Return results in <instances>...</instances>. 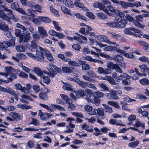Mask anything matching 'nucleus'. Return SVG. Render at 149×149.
<instances>
[{
  "mask_svg": "<svg viewBox=\"0 0 149 149\" xmlns=\"http://www.w3.org/2000/svg\"><path fill=\"white\" fill-rule=\"evenodd\" d=\"M38 19L41 22H44L49 23L52 21L50 19L47 17L39 16L38 17Z\"/></svg>",
  "mask_w": 149,
  "mask_h": 149,
  "instance_id": "nucleus-31",
  "label": "nucleus"
},
{
  "mask_svg": "<svg viewBox=\"0 0 149 149\" xmlns=\"http://www.w3.org/2000/svg\"><path fill=\"white\" fill-rule=\"evenodd\" d=\"M86 92L87 93L86 99L88 102L94 103L96 105H99L100 102V99L97 97L93 96L91 90H88Z\"/></svg>",
  "mask_w": 149,
  "mask_h": 149,
  "instance_id": "nucleus-2",
  "label": "nucleus"
},
{
  "mask_svg": "<svg viewBox=\"0 0 149 149\" xmlns=\"http://www.w3.org/2000/svg\"><path fill=\"white\" fill-rule=\"evenodd\" d=\"M97 16L98 17L102 19L107 18V16L104 14L102 13H97Z\"/></svg>",
  "mask_w": 149,
  "mask_h": 149,
  "instance_id": "nucleus-64",
  "label": "nucleus"
},
{
  "mask_svg": "<svg viewBox=\"0 0 149 149\" xmlns=\"http://www.w3.org/2000/svg\"><path fill=\"white\" fill-rule=\"evenodd\" d=\"M39 98L42 100H46L48 99V96L46 93L40 92L38 95Z\"/></svg>",
  "mask_w": 149,
  "mask_h": 149,
  "instance_id": "nucleus-27",
  "label": "nucleus"
},
{
  "mask_svg": "<svg viewBox=\"0 0 149 149\" xmlns=\"http://www.w3.org/2000/svg\"><path fill=\"white\" fill-rule=\"evenodd\" d=\"M32 37L33 39V40H34L35 42L38 41L40 38V36L37 32L33 33Z\"/></svg>",
  "mask_w": 149,
  "mask_h": 149,
  "instance_id": "nucleus-43",
  "label": "nucleus"
},
{
  "mask_svg": "<svg viewBox=\"0 0 149 149\" xmlns=\"http://www.w3.org/2000/svg\"><path fill=\"white\" fill-rule=\"evenodd\" d=\"M82 78L90 82H94L95 81V80L94 79H92L86 75H83Z\"/></svg>",
  "mask_w": 149,
  "mask_h": 149,
  "instance_id": "nucleus-57",
  "label": "nucleus"
},
{
  "mask_svg": "<svg viewBox=\"0 0 149 149\" xmlns=\"http://www.w3.org/2000/svg\"><path fill=\"white\" fill-rule=\"evenodd\" d=\"M16 78L17 75L15 70L10 66V82Z\"/></svg>",
  "mask_w": 149,
  "mask_h": 149,
  "instance_id": "nucleus-18",
  "label": "nucleus"
},
{
  "mask_svg": "<svg viewBox=\"0 0 149 149\" xmlns=\"http://www.w3.org/2000/svg\"><path fill=\"white\" fill-rule=\"evenodd\" d=\"M107 103L109 105L113 106L117 109H119L120 108V106L116 102L109 101H108Z\"/></svg>",
  "mask_w": 149,
  "mask_h": 149,
  "instance_id": "nucleus-37",
  "label": "nucleus"
},
{
  "mask_svg": "<svg viewBox=\"0 0 149 149\" xmlns=\"http://www.w3.org/2000/svg\"><path fill=\"white\" fill-rule=\"evenodd\" d=\"M75 15L77 18L83 20L86 22L87 21V19L86 17L81 15L79 13H75Z\"/></svg>",
  "mask_w": 149,
  "mask_h": 149,
  "instance_id": "nucleus-58",
  "label": "nucleus"
},
{
  "mask_svg": "<svg viewBox=\"0 0 149 149\" xmlns=\"http://www.w3.org/2000/svg\"><path fill=\"white\" fill-rule=\"evenodd\" d=\"M84 109L90 115H94L96 114V109H93L91 106L87 105L85 107Z\"/></svg>",
  "mask_w": 149,
  "mask_h": 149,
  "instance_id": "nucleus-11",
  "label": "nucleus"
},
{
  "mask_svg": "<svg viewBox=\"0 0 149 149\" xmlns=\"http://www.w3.org/2000/svg\"><path fill=\"white\" fill-rule=\"evenodd\" d=\"M109 68L115 70L117 72L121 73L123 72V70L120 68L119 66L117 64H114L112 63H109L107 65Z\"/></svg>",
  "mask_w": 149,
  "mask_h": 149,
  "instance_id": "nucleus-9",
  "label": "nucleus"
},
{
  "mask_svg": "<svg viewBox=\"0 0 149 149\" xmlns=\"http://www.w3.org/2000/svg\"><path fill=\"white\" fill-rule=\"evenodd\" d=\"M38 49L44 53L47 59L50 62H52L54 61V59L49 51L47 49H43L40 46L38 47Z\"/></svg>",
  "mask_w": 149,
  "mask_h": 149,
  "instance_id": "nucleus-7",
  "label": "nucleus"
},
{
  "mask_svg": "<svg viewBox=\"0 0 149 149\" xmlns=\"http://www.w3.org/2000/svg\"><path fill=\"white\" fill-rule=\"evenodd\" d=\"M31 85L29 84L26 85V87H23V92L25 93H28L29 92V90L31 88Z\"/></svg>",
  "mask_w": 149,
  "mask_h": 149,
  "instance_id": "nucleus-46",
  "label": "nucleus"
},
{
  "mask_svg": "<svg viewBox=\"0 0 149 149\" xmlns=\"http://www.w3.org/2000/svg\"><path fill=\"white\" fill-rule=\"evenodd\" d=\"M142 72H145L147 69V66L145 64H142L139 66Z\"/></svg>",
  "mask_w": 149,
  "mask_h": 149,
  "instance_id": "nucleus-62",
  "label": "nucleus"
},
{
  "mask_svg": "<svg viewBox=\"0 0 149 149\" xmlns=\"http://www.w3.org/2000/svg\"><path fill=\"white\" fill-rule=\"evenodd\" d=\"M76 34L78 36H75L74 40L78 41L80 43H84L85 41L87 40V38L81 35H80L77 33H76Z\"/></svg>",
  "mask_w": 149,
  "mask_h": 149,
  "instance_id": "nucleus-14",
  "label": "nucleus"
},
{
  "mask_svg": "<svg viewBox=\"0 0 149 149\" xmlns=\"http://www.w3.org/2000/svg\"><path fill=\"white\" fill-rule=\"evenodd\" d=\"M48 72L46 71H44V72L52 78L54 77L57 74L56 72L52 68L50 67L48 69Z\"/></svg>",
  "mask_w": 149,
  "mask_h": 149,
  "instance_id": "nucleus-16",
  "label": "nucleus"
},
{
  "mask_svg": "<svg viewBox=\"0 0 149 149\" xmlns=\"http://www.w3.org/2000/svg\"><path fill=\"white\" fill-rule=\"evenodd\" d=\"M103 106L104 107V110L105 112H107L109 113H111L113 112L112 108L109 105L105 104H104Z\"/></svg>",
  "mask_w": 149,
  "mask_h": 149,
  "instance_id": "nucleus-47",
  "label": "nucleus"
},
{
  "mask_svg": "<svg viewBox=\"0 0 149 149\" xmlns=\"http://www.w3.org/2000/svg\"><path fill=\"white\" fill-rule=\"evenodd\" d=\"M87 74L92 77L96 78L97 77L96 74L92 70H89L87 72Z\"/></svg>",
  "mask_w": 149,
  "mask_h": 149,
  "instance_id": "nucleus-59",
  "label": "nucleus"
},
{
  "mask_svg": "<svg viewBox=\"0 0 149 149\" xmlns=\"http://www.w3.org/2000/svg\"><path fill=\"white\" fill-rule=\"evenodd\" d=\"M105 13L109 16L112 17L118 16L116 17L115 20L116 28H123L126 25L127 22L125 19H122V17H124L125 14L120 12L119 10H103Z\"/></svg>",
  "mask_w": 149,
  "mask_h": 149,
  "instance_id": "nucleus-1",
  "label": "nucleus"
},
{
  "mask_svg": "<svg viewBox=\"0 0 149 149\" xmlns=\"http://www.w3.org/2000/svg\"><path fill=\"white\" fill-rule=\"evenodd\" d=\"M74 69V68L72 67H71L70 68L67 67H63L62 68V70L63 72L65 73H70L72 72Z\"/></svg>",
  "mask_w": 149,
  "mask_h": 149,
  "instance_id": "nucleus-33",
  "label": "nucleus"
},
{
  "mask_svg": "<svg viewBox=\"0 0 149 149\" xmlns=\"http://www.w3.org/2000/svg\"><path fill=\"white\" fill-rule=\"evenodd\" d=\"M38 31L40 35H42V38L46 37L48 36V34L46 31L44 29V27L42 26L38 27Z\"/></svg>",
  "mask_w": 149,
  "mask_h": 149,
  "instance_id": "nucleus-19",
  "label": "nucleus"
},
{
  "mask_svg": "<svg viewBox=\"0 0 149 149\" xmlns=\"http://www.w3.org/2000/svg\"><path fill=\"white\" fill-rule=\"evenodd\" d=\"M133 125L136 127H141L142 128H145V123H142L141 121L138 120H136L135 122V123L133 124Z\"/></svg>",
  "mask_w": 149,
  "mask_h": 149,
  "instance_id": "nucleus-34",
  "label": "nucleus"
},
{
  "mask_svg": "<svg viewBox=\"0 0 149 149\" xmlns=\"http://www.w3.org/2000/svg\"><path fill=\"white\" fill-rule=\"evenodd\" d=\"M33 71L36 74L39 76L40 77L43 75L42 71L39 68H35L34 69Z\"/></svg>",
  "mask_w": 149,
  "mask_h": 149,
  "instance_id": "nucleus-38",
  "label": "nucleus"
},
{
  "mask_svg": "<svg viewBox=\"0 0 149 149\" xmlns=\"http://www.w3.org/2000/svg\"><path fill=\"white\" fill-rule=\"evenodd\" d=\"M84 90L80 89L77 91H75L74 93L77 98H79L81 97H84L86 95L87 96V92Z\"/></svg>",
  "mask_w": 149,
  "mask_h": 149,
  "instance_id": "nucleus-17",
  "label": "nucleus"
},
{
  "mask_svg": "<svg viewBox=\"0 0 149 149\" xmlns=\"http://www.w3.org/2000/svg\"><path fill=\"white\" fill-rule=\"evenodd\" d=\"M65 3L66 6L69 8L74 7V3H73L71 0H65Z\"/></svg>",
  "mask_w": 149,
  "mask_h": 149,
  "instance_id": "nucleus-35",
  "label": "nucleus"
},
{
  "mask_svg": "<svg viewBox=\"0 0 149 149\" xmlns=\"http://www.w3.org/2000/svg\"><path fill=\"white\" fill-rule=\"evenodd\" d=\"M86 15L89 18L92 20H94L95 19V16L91 12L87 11Z\"/></svg>",
  "mask_w": 149,
  "mask_h": 149,
  "instance_id": "nucleus-52",
  "label": "nucleus"
},
{
  "mask_svg": "<svg viewBox=\"0 0 149 149\" xmlns=\"http://www.w3.org/2000/svg\"><path fill=\"white\" fill-rule=\"evenodd\" d=\"M10 116L13 118H10V121L19 120L21 119L20 116L17 113L14 112H10Z\"/></svg>",
  "mask_w": 149,
  "mask_h": 149,
  "instance_id": "nucleus-15",
  "label": "nucleus"
},
{
  "mask_svg": "<svg viewBox=\"0 0 149 149\" xmlns=\"http://www.w3.org/2000/svg\"><path fill=\"white\" fill-rule=\"evenodd\" d=\"M52 22L55 29L58 31H61V28L60 26H59L57 22L53 21H52Z\"/></svg>",
  "mask_w": 149,
  "mask_h": 149,
  "instance_id": "nucleus-55",
  "label": "nucleus"
},
{
  "mask_svg": "<svg viewBox=\"0 0 149 149\" xmlns=\"http://www.w3.org/2000/svg\"><path fill=\"white\" fill-rule=\"evenodd\" d=\"M9 47V41H4L3 42H0V50L6 49Z\"/></svg>",
  "mask_w": 149,
  "mask_h": 149,
  "instance_id": "nucleus-23",
  "label": "nucleus"
},
{
  "mask_svg": "<svg viewBox=\"0 0 149 149\" xmlns=\"http://www.w3.org/2000/svg\"><path fill=\"white\" fill-rule=\"evenodd\" d=\"M93 96L101 98L104 96V94L102 92L99 91L94 92L92 94Z\"/></svg>",
  "mask_w": 149,
  "mask_h": 149,
  "instance_id": "nucleus-40",
  "label": "nucleus"
},
{
  "mask_svg": "<svg viewBox=\"0 0 149 149\" xmlns=\"http://www.w3.org/2000/svg\"><path fill=\"white\" fill-rule=\"evenodd\" d=\"M18 75L22 78L26 79L28 77V75L23 71L21 72Z\"/></svg>",
  "mask_w": 149,
  "mask_h": 149,
  "instance_id": "nucleus-63",
  "label": "nucleus"
},
{
  "mask_svg": "<svg viewBox=\"0 0 149 149\" xmlns=\"http://www.w3.org/2000/svg\"><path fill=\"white\" fill-rule=\"evenodd\" d=\"M74 6L80 8L85 9H88L86 8L85 7L83 4L80 2H74Z\"/></svg>",
  "mask_w": 149,
  "mask_h": 149,
  "instance_id": "nucleus-45",
  "label": "nucleus"
},
{
  "mask_svg": "<svg viewBox=\"0 0 149 149\" xmlns=\"http://www.w3.org/2000/svg\"><path fill=\"white\" fill-rule=\"evenodd\" d=\"M10 94L12 95L14 97V98L17 101L18 100L17 95L16 92L12 89H10Z\"/></svg>",
  "mask_w": 149,
  "mask_h": 149,
  "instance_id": "nucleus-61",
  "label": "nucleus"
},
{
  "mask_svg": "<svg viewBox=\"0 0 149 149\" xmlns=\"http://www.w3.org/2000/svg\"><path fill=\"white\" fill-rule=\"evenodd\" d=\"M51 106L54 108L57 109H58L62 111H65V110L63 107L58 105H55L53 104H51Z\"/></svg>",
  "mask_w": 149,
  "mask_h": 149,
  "instance_id": "nucleus-56",
  "label": "nucleus"
},
{
  "mask_svg": "<svg viewBox=\"0 0 149 149\" xmlns=\"http://www.w3.org/2000/svg\"><path fill=\"white\" fill-rule=\"evenodd\" d=\"M78 62L79 64L81 65L82 69L83 70H87L90 69V65L86 63V62L80 59L78 60Z\"/></svg>",
  "mask_w": 149,
  "mask_h": 149,
  "instance_id": "nucleus-12",
  "label": "nucleus"
},
{
  "mask_svg": "<svg viewBox=\"0 0 149 149\" xmlns=\"http://www.w3.org/2000/svg\"><path fill=\"white\" fill-rule=\"evenodd\" d=\"M19 12L20 13L24 14L25 15H27L29 16H31L33 17H34L35 16V15L33 13V12H34V10H28L29 12L26 13V12L24 10H16Z\"/></svg>",
  "mask_w": 149,
  "mask_h": 149,
  "instance_id": "nucleus-24",
  "label": "nucleus"
},
{
  "mask_svg": "<svg viewBox=\"0 0 149 149\" xmlns=\"http://www.w3.org/2000/svg\"><path fill=\"white\" fill-rule=\"evenodd\" d=\"M97 38L98 40L102 41H104L107 43L110 42L108 37L104 36L99 35L97 36Z\"/></svg>",
  "mask_w": 149,
  "mask_h": 149,
  "instance_id": "nucleus-28",
  "label": "nucleus"
},
{
  "mask_svg": "<svg viewBox=\"0 0 149 149\" xmlns=\"http://www.w3.org/2000/svg\"><path fill=\"white\" fill-rule=\"evenodd\" d=\"M9 29L8 26L7 25H6L4 22H3L1 21V22H0V30L9 32Z\"/></svg>",
  "mask_w": 149,
  "mask_h": 149,
  "instance_id": "nucleus-25",
  "label": "nucleus"
},
{
  "mask_svg": "<svg viewBox=\"0 0 149 149\" xmlns=\"http://www.w3.org/2000/svg\"><path fill=\"white\" fill-rule=\"evenodd\" d=\"M107 97L110 100H117L119 97L117 95L116 93L113 90H111L109 93L107 94Z\"/></svg>",
  "mask_w": 149,
  "mask_h": 149,
  "instance_id": "nucleus-13",
  "label": "nucleus"
},
{
  "mask_svg": "<svg viewBox=\"0 0 149 149\" xmlns=\"http://www.w3.org/2000/svg\"><path fill=\"white\" fill-rule=\"evenodd\" d=\"M133 24L139 28H144V26L141 24L138 21L134 20L133 22Z\"/></svg>",
  "mask_w": 149,
  "mask_h": 149,
  "instance_id": "nucleus-54",
  "label": "nucleus"
},
{
  "mask_svg": "<svg viewBox=\"0 0 149 149\" xmlns=\"http://www.w3.org/2000/svg\"><path fill=\"white\" fill-rule=\"evenodd\" d=\"M15 48L18 52H22L25 51V47L22 45H18L16 46Z\"/></svg>",
  "mask_w": 149,
  "mask_h": 149,
  "instance_id": "nucleus-41",
  "label": "nucleus"
},
{
  "mask_svg": "<svg viewBox=\"0 0 149 149\" xmlns=\"http://www.w3.org/2000/svg\"><path fill=\"white\" fill-rule=\"evenodd\" d=\"M11 8L12 9H23L20 8L18 3L17 2H14L11 4Z\"/></svg>",
  "mask_w": 149,
  "mask_h": 149,
  "instance_id": "nucleus-50",
  "label": "nucleus"
},
{
  "mask_svg": "<svg viewBox=\"0 0 149 149\" xmlns=\"http://www.w3.org/2000/svg\"><path fill=\"white\" fill-rule=\"evenodd\" d=\"M31 121L29 123V125L33 124L35 126H37L39 124V122L37 119L31 118Z\"/></svg>",
  "mask_w": 149,
  "mask_h": 149,
  "instance_id": "nucleus-48",
  "label": "nucleus"
},
{
  "mask_svg": "<svg viewBox=\"0 0 149 149\" xmlns=\"http://www.w3.org/2000/svg\"><path fill=\"white\" fill-rule=\"evenodd\" d=\"M42 78L43 82L47 85L49 84L51 82V80L49 77L48 76H44L43 75L41 77Z\"/></svg>",
  "mask_w": 149,
  "mask_h": 149,
  "instance_id": "nucleus-30",
  "label": "nucleus"
},
{
  "mask_svg": "<svg viewBox=\"0 0 149 149\" xmlns=\"http://www.w3.org/2000/svg\"><path fill=\"white\" fill-rule=\"evenodd\" d=\"M16 56L19 58V60L22 59H26L27 56H26L22 53H19L16 55Z\"/></svg>",
  "mask_w": 149,
  "mask_h": 149,
  "instance_id": "nucleus-60",
  "label": "nucleus"
},
{
  "mask_svg": "<svg viewBox=\"0 0 149 149\" xmlns=\"http://www.w3.org/2000/svg\"><path fill=\"white\" fill-rule=\"evenodd\" d=\"M66 61L68 62V64L70 65L79 67H81L80 65H79V62L78 63L75 61L72 60L70 58H68V59H66Z\"/></svg>",
  "mask_w": 149,
  "mask_h": 149,
  "instance_id": "nucleus-21",
  "label": "nucleus"
},
{
  "mask_svg": "<svg viewBox=\"0 0 149 149\" xmlns=\"http://www.w3.org/2000/svg\"><path fill=\"white\" fill-rule=\"evenodd\" d=\"M111 44H115L114 46H109L104 48V50L105 51H116L118 52H120L121 53H124V51L123 50L119 49V46L118 44H116V42H111Z\"/></svg>",
  "mask_w": 149,
  "mask_h": 149,
  "instance_id": "nucleus-5",
  "label": "nucleus"
},
{
  "mask_svg": "<svg viewBox=\"0 0 149 149\" xmlns=\"http://www.w3.org/2000/svg\"><path fill=\"white\" fill-rule=\"evenodd\" d=\"M96 109V114H97L100 116H104V110L102 109L99 108Z\"/></svg>",
  "mask_w": 149,
  "mask_h": 149,
  "instance_id": "nucleus-49",
  "label": "nucleus"
},
{
  "mask_svg": "<svg viewBox=\"0 0 149 149\" xmlns=\"http://www.w3.org/2000/svg\"><path fill=\"white\" fill-rule=\"evenodd\" d=\"M119 5H120L124 8H127L128 7L132 6L131 3L128 2H125L122 1H120Z\"/></svg>",
  "mask_w": 149,
  "mask_h": 149,
  "instance_id": "nucleus-29",
  "label": "nucleus"
},
{
  "mask_svg": "<svg viewBox=\"0 0 149 149\" xmlns=\"http://www.w3.org/2000/svg\"><path fill=\"white\" fill-rule=\"evenodd\" d=\"M75 125H74L72 124L71 122H70L69 123V125H67L66 126V127L68 129V130H66L64 131V132L66 133H69L72 132H73V130L72 129H70V127L73 128L75 127Z\"/></svg>",
  "mask_w": 149,
  "mask_h": 149,
  "instance_id": "nucleus-26",
  "label": "nucleus"
},
{
  "mask_svg": "<svg viewBox=\"0 0 149 149\" xmlns=\"http://www.w3.org/2000/svg\"><path fill=\"white\" fill-rule=\"evenodd\" d=\"M26 47L31 52H35L37 50L38 46L37 44L34 40H32L30 43L26 44Z\"/></svg>",
  "mask_w": 149,
  "mask_h": 149,
  "instance_id": "nucleus-8",
  "label": "nucleus"
},
{
  "mask_svg": "<svg viewBox=\"0 0 149 149\" xmlns=\"http://www.w3.org/2000/svg\"><path fill=\"white\" fill-rule=\"evenodd\" d=\"M30 34V33L28 31H26L23 33V34H21L19 37V42H27L31 38Z\"/></svg>",
  "mask_w": 149,
  "mask_h": 149,
  "instance_id": "nucleus-6",
  "label": "nucleus"
},
{
  "mask_svg": "<svg viewBox=\"0 0 149 149\" xmlns=\"http://www.w3.org/2000/svg\"><path fill=\"white\" fill-rule=\"evenodd\" d=\"M139 43L143 46V49L145 50H148L149 49V45L146 42L142 40L139 41Z\"/></svg>",
  "mask_w": 149,
  "mask_h": 149,
  "instance_id": "nucleus-32",
  "label": "nucleus"
},
{
  "mask_svg": "<svg viewBox=\"0 0 149 149\" xmlns=\"http://www.w3.org/2000/svg\"><path fill=\"white\" fill-rule=\"evenodd\" d=\"M139 141H136L134 142H131L128 144V146L130 147L134 148L138 146Z\"/></svg>",
  "mask_w": 149,
  "mask_h": 149,
  "instance_id": "nucleus-39",
  "label": "nucleus"
},
{
  "mask_svg": "<svg viewBox=\"0 0 149 149\" xmlns=\"http://www.w3.org/2000/svg\"><path fill=\"white\" fill-rule=\"evenodd\" d=\"M5 10L7 12H9V10H0V17L3 20L7 21L9 22V17H8L6 15L3 11Z\"/></svg>",
  "mask_w": 149,
  "mask_h": 149,
  "instance_id": "nucleus-20",
  "label": "nucleus"
},
{
  "mask_svg": "<svg viewBox=\"0 0 149 149\" xmlns=\"http://www.w3.org/2000/svg\"><path fill=\"white\" fill-rule=\"evenodd\" d=\"M112 76L118 82L122 80L124 77L127 79H130L131 78L130 76L129 75L126 73H123V72L121 73L115 72L112 74Z\"/></svg>",
  "mask_w": 149,
  "mask_h": 149,
  "instance_id": "nucleus-3",
  "label": "nucleus"
},
{
  "mask_svg": "<svg viewBox=\"0 0 149 149\" xmlns=\"http://www.w3.org/2000/svg\"><path fill=\"white\" fill-rule=\"evenodd\" d=\"M87 82H84L80 80L78 78V80L77 81V83L78 84L79 86L83 88H85L87 86Z\"/></svg>",
  "mask_w": 149,
  "mask_h": 149,
  "instance_id": "nucleus-36",
  "label": "nucleus"
},
{
  "mask_svg": "<svg viewBox=\"0 0 149 149\" xmlns=\"http://www.w3.org/2000/svg\"><path fill=\"white\" fill-rule=\"evenodd\" d=\"M99 85L100 87V88L101 89V90L102 91H108L109 90V89L108 87L107 86L104 84L103 83H100L98 84Z\"/></svg>",
  "mask_w": 149,
  "mask_h": 149,
  "instance_id": "nucleus-44",
  "label": "nucleus"
},
{
  "mask_svg": "<svg viewBox=\"0 0 149 149\" xmlns=\"http://www.w3.org/2000/svg\"><path fill=\"white\" fill-rule=\"evenodd\" d=\"M125 33L127 34L132 35L136 37H140L143 35L139 33L140 32V31L133 27H130L129 28H127L124 31Z\"/></svg>",
  "mask_w": 149,
  "mask_h": 149,
  "instance_id": "nucleus-4",
  "label": "nucleus"
},
{
  "mask_svg": "<svg viewBox=\"0 0 149 149\" xmlns=\"http://www.w3.org/2000/svg\"><path fill=\"white\" fill-rule=\"evenodd\" d=\"M139 82L142 84L147 85L149 84V81L146 78H143L139 80Z\"/></svg>",
  "mask_w": 149,
  "mask_h": 149,
  "instance_id": "nucleus-51",
  "label": "nucleus"
},
{
  "mask_svg": "<svg viewBox=\"0 0 149 149\" xmlns=\"http://www.w3.org/2000/svg\"><path fill=\"white\" fill-rule=\"evenodd\" d=\"M93 6L95 8H99V9H104L105 6L101 3L95 1L93 4Z\"/></svg>",
  "mask_w": 149,
  "mask_h": 149,
  "instance_id": "nucleus-22",
  "label": "nucleus"
},
{
  "mask_svg": "<svg viewBox=\"0 0 149 149\" xmlns=\"http://www.w3.org/2000/svg\"><path fill=\"white\" fill-rule=\"evenodd\" d=\"M15 37L11 36V35L10 33V46H15Z\"/></svg>",
  "mask_w": 149,
  "mask_h": 149,
  "instance_id": "nucleus-53",
  "label": "nucleus"
},
{
  "mask_svg": "<svg viewBox=\"0 0 149 149\" xmlns=\"http://www.w3.org/2000/svg\"><path fill=\"white\" fill-rule=\"evenodd\" d=\"M113 59L115 61L119 63L122 60H123V58L122 56L119 55L117 54L114 56Z\"/></svg>",
  "mask_w": 149,
  "mask_h": 149,
  "instance_id": "nucleus-42",
  "label": "nucleus"
},
{
  "mask_svg": "<svg viewBox=\"0 0 149 149\" xmlns=\"http://www.w3.org/2000/svg\"><path fill=\"white\" fill-rule=\"evenodd\" d=\"M43 52L38 50H36V56H35V60L39 61H42L43 60L44 56Z\"/></svg>",
  "mask_w": 149,
  "mask_h": 149,
  "instance_id": "nucleus-10",
  "label": "nucleus"
}]
</instances>
